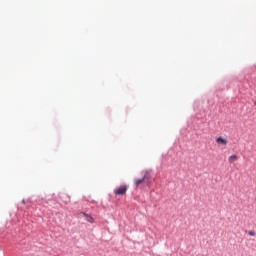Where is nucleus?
Returning a JSON list of instances; mask_svg holds the SVG:
<instances>
[{
    "instance_id": "nucleus-6",
    "label": "nucleus",
    "mask_w": 256,
    "mask_h": 256,
    "mask_svg": "<svg viewBox=\"0 0 256 256\" xmlns=\"http://www.w3.org/2000/svg\"><path fill=\"white\" fill-rule=\"evenodd\" d=\"M248 235H250V237H255L256 233H255V231L250 230V231L248 232Z\"/></svg>"
},
{
    "instance_id": "nucleus-7",
    "label": "nucleus",
    "mask_w": 256,
    "mask_h": 256,
    "mask_svg": "<svg viewBox=\"0 0 256 256\" xmlns=\"http://www.w3.org/2000/svg\"><path fill=\"white\" fill-rule=\"evenodd\" d=\"M254 105H256V101L254 102Z\"/></svg>"
},
{
    "instance_id": "nucleus-3",
    "label": "nucleus",
    "mask_w": 256,
    "mask_h": 256,
    "mask_svg": "<svg viewBox=\"0 0 256 256\" xmlns=\"http://www.w3.org/2000/svg\"><path fill=\"white\" fill-rule=\"evenodd\" d=\"M81 214L83 215V217H85L86 221H88V223H95V219L93 218V216L85 213V212H81Z\"/></svg>"
},
{
    "instance_id": "nucleus-5",
    "label": "nucleus",
    "mask_w": 256,
    "mask_h": 256,
    "mask_svg": "<svg viewBox=\"0 0 256 256\" xmlns=\"http://www.w3.org/2000/svg\"><path fill=\"white\" fill-rule=\"evenodd\" d=\"M237 159H239V156L237 155H231L229 158H228V161L229 163H235V161H237Z\"/></svg>"
},
{
    "instance_id": "nucleus-2",
    "label": "nucleus",
    "mask_w": 256,
    "mask_h": 256,
    "mask_svg": "<svg viewBox=\"0 0 256 256\" xmlns=\"http://www.w3.org/2000/svg\"><path fill=\"white\" fill-rule=\"evenodd\" d=\"M145 179H147V174H145L142 178L140 179H135L134 184L136 187H139L142 183H145Z\"/></svg>"
},
{
    "instance_id": "nucleus-4",
    "label": "nucleus",
    "mask_w": 256,
    "mask_h": 256,
    "mask_svg": "<svg viewBox=\"0 0 256 256\" xmlns=\"http://www.w3.org/2000/svg\"><path fill=\"white\" fill-rule=\"evenodd\" d=\"M216 143L218 145H227L228 141L226 138L220 136L216 139Z\"/></svg>"
},
{
    "instance_id": "nucleus-1",
    "label": "nucleus",
    "mask_w": 256,
    "mask_h": 256,
    "mask_svg": "<svg viewBox=\"0 0 256 256\" xmlns=\"http://www.w3.org/2000/svg\"><path fill=\"white\" fill-rule=\"evenodd\" d=\"M127 189H129L128 185H122L114 190L115 195H125L127 193Z\"/></svg>"
}]
</instances>
